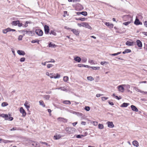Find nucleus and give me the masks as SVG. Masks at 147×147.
<instances>
[{"instance_id":"obj_3","label":"nucleus","mask_w":147,"mask_h":147,"mask_svg":"<svg viewBox=\"0 0 147 147\" xmlns=\"http://www.w3.org/2000/svg\"><path fill=\"white\" fill-rule=\"evenodd\" d=\"M35 32L36 34L39 36H41L43 34V32L41 29H37L35 30Z\"/></svg>"},{"instance_id":"obj_31","label":"nucleus","mask_w":147,"mask_h":147,"mask_svg":"<svg viewBox=\"0 0 147 147\" xmlns=\"http://www.w3.org/2000/svg\"><path fill=\"white\" fill-rule=\"evenodd\" d=\"M18 21H13L12 23H11V24L12 25L14 26H17V23L18 22Z\"/></svg>"},{"instance_id":"obj_49","label":"nucleus","mask_w":147,"mask_h":147,"mask_svg":"<svg viewBox=\"0 0 147 147\" xmlns=\"http://www.w3.org/2000/svg\"><path fill=\"white\" fill-rule=\"evenodd\" d=\"M22 35H20L19 36L18 39L19 40H21L22 39Z\"/></svg>"},{"instance_id":"obj_35","label":"nucleus","mask_w":147,"mask_h":147,"mask_svg":"<svg viewBox=\"0 0 147 147\" xmlns=\"http://www.w3.org/2000/svg\"><path fill=\"white\" fill-rule=\"evenodd\" d=\"M98 127L99 129H102L104 128V126L102 124H99L98 125Z\"/></svg>"},{"instance_id":"obj_63","label":"nucleus","mask_w":147,"mask_h":147,"mask_svg":"<svg viewBox=\"0 0 147 147\" xmlns=\"http://www.w3.org/2000/svg\"><path fill=\"white\" fill-rule=\"evenodd\" d=\"M143 34L146 36H147V32H143Z\"/></svg>"},{"instance_id":"obj_28","label":"nucleus","mask_w":147,"mask_h":147,"mask_svg":"<svg viewBox=\"0 0 147 147\" xmlns=\"http://www.w3.org/2000/svg\"><path fill=\"white\" fill-rule=\"evenodd\" d=\"M49 47H56V45L55 44H53L51 42H50L49 44Z\"/></svg>"},{"instance_id":"obj_13","label":"nucleus","mask_w":147,"mask_h":147,"mask_svg":"<svg viewBox=\"0 0 147 147\" xmlns=\"http://www.w3.org/2000/svg\"><path fill=\"white\" fill-rule=\"evenodd\" d=\"M107 123L108 124V126L110 128H112L114 127V125L112 122L108 121Z\"/></svg>"},{"instance_id":"obj_36","label":"nucleus","mask_w":147,"mask_h":147,"mask_svg":"<svg viewBox=\"0 0 147 147\" xmlns=\"http://www.w3.org/2000/svg\"><path fill=\"white\" fill-rule=\"evenodd\" d=\"M81 14L85 16H86L87 15L88 13L87 12L84 11L81 12Z\"/></svg>"},{"instance_id":"obj_2","label":"nucleus","mask_w":147,"mask_h":147,"mask_svg":"<svg viewBox=\"0 0 147 147\" xmlns=\"http://www.w3.org/2000/svg\"><path fill=\"white\" fill-rule=\"evenodd\" d=\"M125 18H126L127 19H129V20H128L129 21H128L126 22H123V25H124L125 26H127V25H128L129 24L131 23L132 21V18L129 16H125Z\"/></svg>"},{"instance_id":"obj_18","label":"nucleus","mask_w":147,"mask_h":147,"mask_svg":"<svg viewBox=\"0 0 147 147\" xmlns=\"http://www.w3.org/2000/svg\"><path fill=\"white\" fill-rule=\"evenodd\" d=\"M105 24L109 28H113V25L112 24H110L109 22H106L105 23Z\"/></svg>"},{"instance_id":"obj_64","label":"nucleus","mask_w":147,"mask_h":147,"mask_svg":"<svg viewBox=\"0 0 147 147\" xmlns=\"http://www.w3.org/2000/svg\"><path fill=\"white\" fill-rule=\"evenodd\" d=\"M76 13L77 14L79 15L81 14V12H76Z\"/></svg>"},{"instance_id":"obj_25","label":"nucleus","mask_w":147,"mask_h":147,"mask_svg":"<svg viewBox=\"0 0 147 147\" xmlns=\"http://www.w3.org/2000/svg\"><path fill=\"white\" fill-rule=\"evenodd\" d=\"M39 104L40 105L42 106V107H45V105L43 100H40L39 101Z\"/></svg>"},{"instance_id":"obj_5","label":"nucleus","mask_w":147,"mask_h":147,"mask_svg":"<svg viewBox=\"0 0 147 147\" xmlns=\"http://www.w3.org/2000/svg\"><path fill=\"white\" fill-rule=\"evenodd\" d=\"M44 28L45 33L46 34H48L50 30L49 26L46 25H45Z\"/></svg>"},{"instance_id":"obj_38","label":"nucleus","mask_w":147,"mask_h":147,"mask_svg":"<svg viewBox=\"0 0 147 147\" xmlns=\"http://www.w3.org/2000/svg\"><path fill=\"white\" fill-rule=\"evenodd\" d=\"M63 80L65 82H67L68 80V78L67 76H64Z\"/></svg>"},{"instance_id":"obj_34","label":"nucleus","mask_w":147,"mask_h":147,"mask_svg":"<svg viewBox=\"0 0 147 147\" xmlns=\"http://www.w3.org/2000/svg\"><path fill=\"white\" fill-rule=\"evenodd\" d=\"M8 105V103L7 102H3L1 104V106L3 107H5Z\"/></svg>"},{"instance_id":"obj_53","label":"nucleus","mask_w":147,"mask_h":147,"mask_svg":"<svg viewBox=\"0 0 147 147\" xmlns=\"http://www.w3.org/2000/svg\"><path fill=\"white\" fill-rule=\"evenodd\" d=\"M40 143H41V144H45V145H48V144L46 143V142H40Z\"/></svg>"},{"instance_id":"obj_30","label":"nucleus","mask_w":147,"mask_h":147,"mask_svg":"<svg viewBox=\"0 0 147 147\" xmlns=\"http://www.w3.org/2000/svg\"><path fill=\"white\" fill-rule=\"evenodd\" d=\"M50 34H52L54 36H56L57 35V33L55 32L54 30H51V31L50 32Z\"/></svg>"},{"instance_id":"obj_61","label":"nucleus","mask_w":147,"mask_h":147,"mask_svg":"<svg viewBox=\"0 0 147 147\" xmlns=\"http://www.w3.org/2000/svg\"><path fill=\"white\" fill-rule=\"evenodd\" d=\"M109 104H110L111 105H114V104H113V102H109Z\"/></svg>"},{"instance_id":"obj_14","label":"nucleus","mask_w":147,"mask_h":147,"mask_svg":"<svg viewBox=\"0 0 147 147\" xmlns=\"http://www.w3.org/2000/svg\"><path fill=\"white\" fill-rule=\"evenodd\" d=\"M135 42L134 41L130 42L129 41H127L125 43L126 45L129 46H132L134 45Z\"/></svg>"},{"instance_id":"obj_40","label":"nucleus","mask_w":147,"mask_h":147,"mask_svg":"<svg viewBox=\"0 0 147 147\" xmlns=\"http://www.w3.org/2000/svg\"><path fill=\"white\" fill-rule=\"evenodd\" d=\"M102 100L103 101H105V100H107L108 98L107 97H102L101 98Z\"/></svg>"},{"instance_id":"obj_22","label":"nucleus","mask_w":147,"mask_h":147,"mask_svg":"<svg viewBox=\"0 0 147 147\" xmlns=\"http://www.w3.org/2000/svg\"><path fill=\"white\" fill-rule=\"evenodd\" d=\"M74 60L78 62H80L81 60V59L79 57H77L74 59Z\"/></svg>"},{"instance_id":"obj_58","label":"nucleus","mask_w":147,"mask_h":147,"mask_svg":"<svg viewBox=\"0 0 147 147\" xmlns=\"http://www.w3.org/2000/svg\"><path fill=\"white\" fill-rule=\"evenodd\" d=\"M144 25L146 26L147 27V21H145L144 22Z\"/></svg>"},{"instance_id":"obj_41","label":"nucleus","mask_w":147,"mask_h":147,"mask_svg":"<svg viewBox=\"0 0 147 147\" xmlns=\"http://www.w3.org/2000/svg\"><path fill=\"white\" fill-rule=\"evenodd\" d=\"M50 97L49 95H45L44 96V98L47 100H48Z\"/></svg>"},{"instance_id":"obj_9","label":"nucleus","mask_w":147,"mask_h":147,"mask_svg":"<svg viewBox=\"0 0 147 147\" xmlns=\"http://www.w3.org/2000/svg\"><path fill=\"white\" fill-rule=\"evenodd\" d=\"M82 24H83V27L88 28L90 30L92 29V27L89 25V24L87 23L84 22V23Z\"/></svg>"},{"instance_id":"obj_59","label":"nucleus","mask_w":147,"mask_h":147,"mask_svg":"<svg viewBox=\"0 0 147 147\" xmlns=\"http://www.w3.org/2000/svg\"><path fill=\"white\" fill-rule=\"evenodd\" d=\"M8 32L11 31V29L10 28H7Z\"/></svg>"},{"instance_id":"obj_10","label":"nucleus","mask_w":147,"mask_h":147,"mask_svg":"<svg viewBox=\"0 0 147 147\" xmlns=\"http://www.w3.org/2000/svg\"><path fill=\"white\" fill-rule=\"evenodd\" d=\"M71 30L73 32V33L77 36H78L80 32L78 30L75 29H71Z\"/></svg>"},{"instance_id":"obj_12","label":"nucleus","mask_w":147,"mask_h":147,"mask_svg":"<svg viewBox=\"0 0 147 147\" xmlns=\"http://www.w3.org/2000/svg\"><path fill=\"white\" fill-rule=\"evenodd\" d=\"M137 45L139 48H141L142 47V44L141 42L139 40H136Z\"/></svg>"},{"instance_id":"obj_54","label":"nucleus","mask_w":147,"mask_h":147,"mask_svg":"<svg viewBox=\"0 0 147 147\" xmlns=\"http://www.w3.org/2000/svg\"><path fill=\"white\" fill-rule=\"evenodd\" d=\"M78 66L79 67H84V65L81 64H78Z\"/></svg>"},{"instance_id":"obj_1","label":"nucleus","mask_w":147,"mask_h":147,"mask_svg":"<svg viewBox=\"0 0 147 147\" xmlns=\"http://www.w3.org/2000/svg\"><path fill=\"white\" fill-rule=\"evenodd\" d=\"M9 117H8V116L7 114H0V116L5 118V120L12 121L13 119V118L11 117V114H9Z\"/></svg>"},{"instance_id":"obj_60","label":"nucleus","mask_w":147,"mask_h":147,"mask_svg":"<svg viewBox=\"0 0 147 147\" xmlns=\"http://www.w3.org/2000/svg\"><path fill=\"white\" fill-rule=\"evenodd\" d=\"M84 67H87V68H90V66H89V65H84Z\"/></svg>"},{"instance_id":"obj_20","label":"nucleus","mask_w":147,"mask_h":147,"mask_svg":"<svg viewBox=\"0 0 147 147\" xmlns=\"http://www.w3.org/2000/svg\"><path fill=\"white\" fill-rule=\"evenodd\" d=\"M132 144L133 145L136 147H138L139 146V143L137 141L134 140L132 142Z\"/></svg>"},{"instance_id":"obj_29","label":"nucleus","mask_w":147,"mask_h":147,"mask_svg":"<svg viewBox=\"0 0 147 147\" xmlns=\"http://www.w3.org/2000/svg\"><path fill=\"white\" fill-rule=\"evenodd\" d=\"M87 18H78L76 19V20H80L82 21H83L86 20Z\"/></svg>"},{"instance_id":"obj_4","label":"nucleus","mask_w":147,"mask_h":147,"mask_svg":"<svg viewBox=\"0 0 147 147\" xmlns=\"http://www.w3.org/2000/svg\"><path fill=\"white\" fill-rule=\"evenodd\" d=\"M125 86V85L122 84L118 86V88L119 90L121 92H123L124 90V89L123 86Z\"/></svg>"},{"instance_id":"obj_16","label":"nucleus","mask_w":147,"mask_h":147,"mask_svg":"<svg viewBox=\"0 0 147 147\" xmlns=\"http://www.w3.org/2000/svg\"><path fill=\"white\" fill-rule=\"evenodd\" d=\"M18 53L20 55H24L25 54V52L23 51L19 50L17 51Z\"/></svg>"},{"instance_id":"obj_37","label":"nucleus","mask_w":147,"mask_h":147,"mask_svg":"<svg viewBox=\"0 0 147 147\" xmlns=\"http://www.w3.org/2000/svg\"><path fill=\"white\" fill-rule=\"evenodd\" d=\"M17 21H18V22L17 25L19 27L22 26V23H20V21L19 20H17Z\"/></svg>"},{"instance_id":"obj_7","label":"nucleus","mask_w":147,"mask_h":147,"mask_svg":"<svg viewBox=\"0 0 147 147\" xmlns=\"http://www.w3.org/2000/svg\"><path fill=\"white\" fill-rule=\"evenodd\" d=\"M20 113H22V116L25 117L26 115V113L25 110L23 109L22 107H21L20 110Z\"/></svg>"},{"instance_id":"obj_46","label":"nucleus","mask_w":147,"mask_h":147,"mask_svg":"<svg viewBox=\"0 0 147 147\" xmlns=\"http://www.w3.org/2000/svg\"><path fill=\"white\" fill-rule=\"evenodd\" d=\"M92 123L93 125L95 126H96L98 124V123L97 121H93Z\"/></svg>"},{"instance_id":"obj_15","label":"nucleus","mask_w":147,"mask_h":147,"mask_svg":"<svg viewBox=\"0 0 147 147\" xmlns=\"http://www.w3.org/2000/svg\"><path fill=\"white\" fill-rule=\"evenodd\" d=\"M131 107L132 111H135L138 112V109L136 107L133 105H131Z\"/></svg>"},{"instance_id":"obj_57","label":"nucleus","mask_w":147,"mask_h":147,"mask_svg":"<svg viewBox=\"0 0 147 147\" xmlns=\"http://www.w3.org/2000/svg\"><path fill=\"white\" fill-rule=\"evenodd\" d=\"M115 97L118 100H119L120 99H121V97L120 96H119V97H118L117 96H115Z\"/></svg>"},{"instance_id":"obj_43","label":"nucleus","mask_w":147,"mask_h":147,"mask_svg":"<svg viewBox=\"0 0 147 147\" xmlns=\"http://www.w3.org/2000/svg\"><path fill=\"white\" fill-rule=\"evenodd\" d=\"M90 107H85V109L87 111H88L90 110Z\"/></svg>"},{"instance_id":"obj_17","label":"nucleus","mask_w":147,"mask_h":147,"mask_svg":"<svg viewBox=\"0 0 147 147\" xmlns=\"http://www.w3.org/2000/svg\"><path fill=\"white\" fill-rule=\"evenodd\" d=\"M71 128L69 127H67L65 128V130L69 134H71Z\"/></svg>"},{"instance_id":"obj_21","label":"nucleus","mask_w":147,"mask_h":147,"mask_svg":"<svg viewBox=\"0 0 147 147\" xmlns=\"http://www.w3.org/2000/svg\"><path fill=\"white\" fill-rule=\"evenodd\" d=\"M61 136L60 135H55L54 137V139L55 140H58L61 138Z\"/></svg>"},{"instance_id":"obj_27","label":"nucleus","mask_w":147,"mask_h":147,"mask_svg":"<svg viewBox=\"0 0 147 147\" xmlns=\"http://www.w3.org/2000/svg\"><path fill=\"white\" fill-rule=\"evenodd\" d=\"M131 52V50L129 49H126L123 52V54H125L126 53H128Z\"/></svg>"},{"instance_id":"obj_62","label":"nucleus","mask_w":147,"mask_h":147,"mask_svg":"<svg viewBox=\"0 0 147 147\" xmlns=\"http://www.w3.org/2000/svg\"><path fill=\"white\" fill-rule=\"evenodd\" d=\"M47 63V61H46L44 63H42V64L43 65H46V63Z\"/></svg>"},{"instance_id":"obj_32","label":"nucleus","mask_w":147,"mask_h":147,"mask_svg":"<svg viewBox=\"0 0 147 147\" xmlns=\"http://www.w3.org/2000/svg\"><path fill=\"white\" fill-rule=\"evenodd\" d=\"M90 68L94 70H98L100 69V67H90Z\"/></svg>"},{"instance_id":"obj_19","label":"nucleus","mask_w":147,"mask_h":147,"mask_svg":"<svg viewBox=\"0 0 147 147\" xmlns=\"http://www.w3.org/2000/svg\"><path fill=\"white\" fill-rule=\"evenodd\" d=\"M87 134H88V133H87V132H85L84 133V134L83 135H77L76 136V138H81L82 136L84 137V136H86L87 135Z\"/></svg>"},{"instance_id":"obj_56","label":"nucleus","mask_w":147,"mask_h":147,"mask_svg":"<svg viewBox=\"0 0 147 147\" xmlns=\"http://www.w3.org/2000/svg\"><path fill=\"white\" fill-rule=\"evenodd\" d=\"M102 95H103V94H97L96 95V96L97 97H99L100 96H102Z\"/></svg>"},{"instance_id":"obj_44","label":"nucleus","mask_w":147,"mask_h":147,"mask_svg":"<svg viewBox=\"0 0 147 147\" xmlns=\"http://www.w3.org/2000/svg\"><path fill=\"white\" fill-rule=\"evenodd\" d=\"M25 58L24 57H22L20 58V61L21 62H24L25 61Z\"/></svg>"},{"instance_id":"obj_52","label":"nucleus","mask_w":147,"mask_h":147,"mask_svg":"<svg viewBox=\"0 0 147 147\" xmlns=\"http://www.w3.org/2000/svg\"><path fill=\"white\" fill-rule=\"evenodd\" d=\"M84 22L81 23L80 24L79 23L78 24V25L80 27L83 26V24H82Z\"/></svg>"},{"instance_id":"obj_23","label":"nucleus","mask_w":147,"mask_h":147,"mask_svg":"<svg viewBox=\"0 0 147 147\" xmlns=\"http://www.w3.org/2000/svg\"><path fill=\"white\" fill-rule=\"evenodd\" d=\"M24 105L27 108V110L28 111L30 108V106L28 105V102L26 101L24 104Z\"/></svg>"},{"instance_id":"obj_39","label":"nucleus","mask_w":147,"mask_h":147,"mask_svg":"<svg viewBox=\"0 0 147 147\" xmlns=\"http://www.w3.org/2000/svg\"><path fill=\"white\" fill-rule=\"evenodd\" d=\"M121 52H117V53L112 54L111 55L112 56H115L121 54Z\"/></svg>"},{"instance_id":"obj_42","label":"nucleus","mask_w":147,"mask_h":147,"mask_svg":"<svg viewBox=\"0 0 147 147\" xmlns=\"http://www.w3.org/2000/svg\"><path fill=\"white\" fill-rule=\"evenodd\" d=\"M39 40H32L31 42L32 43H36V42H38V43H39Z\"/></svg>"},{"instance_id":"obj_47","label":"nucleus","mask_w":147,"mask_h":147,"mask_svg":"<svg viewBox=\"0 0 147 147\" xmlns=\"http://www.w3.org/2000/svg\"><path fill=\"white\" fill-rule=\"evenodd\" d=\"M55 62V61L53 59H51V61H47V63H50V62L54 63V62Z\"/></svg>"},{"instance_id":"obj_8","label":"nucleus","mask_w":147,"mask_h":147,"mask_svg":"<svg viewBox=\"0 0 147 147\" xmlns=\"http://www.w3.org/2000/svg\"><path fill=\"white\" fill-rule=\"evenodd\" d=\"M134 23L135 25H136L142 24V22L140 21L138 19L137 17H136V19L134 22Z\"/></svg>"},{"instance_id":"obj_6","label":"nucleus","mask_w":147,"mask_h":147,"mask_svg":"<svg viewBox=\"0 0 147 147\" xmlns=\"http://www.w3.org/2000/svg\"><path fill=\"white\" fill-rule=\"evenodd\" d=\"M51 78H54L55 79H56L57 78H59L60 77V75L58 74H57L56 75V76H54L53 75V73H50L49 76Z\"/></svg>"},{"instance_id":"obj_50","label":"nucleus","mask_w":147,"mask_h":147,"mask_svg":"<svg viewBox=\"0 0 147 147\" xmlns=\"http://www.w3.org/2000/svg\"><path fill=\"white\" fill-rule=\"evenodd\" d=\"M3 32L4 34L8 32L7 30V29L3 30Z\"/></svg>"},{"instance_id":"obj_48","label":"nucleus","mask_w":147,"mask_h":147,"mask_svg":"<svg viewBox=\"0 0 147 147\" xmlns=\"http://www.w3.org/2000/svg\"><path fill=\"white\" fill-rule=\"evenodd\" d=\"M105 63L107 64L108 63L106 61H102V62H101V63H100V64L102 65H104Z\"/></svg>"},{"instance_id":"obj_24","label":"nucleus","mask_w":147,"mask_h":147,"mask_svg":"<svg viewBox=\"0 0 147 147\" xmlns=\"http://www.w3.org/2000/svg\"><path fill=\"white\" fill-rule=\"evenodd\" d=\"M63 103L66 105H70L71 104V102L69 100H65L63 102Z\"/></svg>"},{"instance_id":"obj_33","label":"nucleus","mask_w":147,"mask_h":147,"mask_svg":"<svg viewBox=\"0 0 147 147\" xmlns=\"http://www.w3.org/2000/svg\"><path fill=\"white\" fill-rule=\"evenodd\" d=\"M87 78L88 80L89 81H92L94 80L93 78L91 76L87 77Z\"/></svg>"},{"instance_id":"obj_45","label":"nucleus","mask_w":147,"mask_h":147,"mask_svg":"<svg viewBox=\"0 0 147 147\" xmlns=\"http://www.w3.org/2000/svg\"><path fill=\"white\" fill-rule=\"evenodd\" d=\"M53 66V65L52 64H48L47 65V67L48 68L52 67Z\"/></svg>"},{"instance_id":"obj_11","label":"nucleus","mask_w":147,"mask_h":147,"mask_svg":"<svg viewBox=\"0 0 147 147\" xmlns=\"http://www.w3.org/2000/svg\"><path fill=\"white\" fill-rule=\"evenodd\" d=\"M57 120L60 121H62L64 122H67V119H66L63 118L59 117L57 118Z\"/></svg>"},{"instance_id":"obj_26","label":"nucleus","mask_w":147,"mask_h":147,"mask_svg":"<svg viewBox=\"0 0 147 147\" xmlns=\"http://www.w3.org/2000/svg\"><path fill=\"white\" fill-rule=\"evenodd\" d=\"M129 105V103L124 102L123 103L121 106V107H126Z\"/></svg>"},{"instance_id":"obj_51","label":"nucleus","mask_w":147,"mask_h":147,"mask_svg":"<svg viewBox=\"0 0 147 147\" xmlns=\"http://www.w3.org/2000/svg\"><path fill=\"white\" fill-rule=\"evenodd\" d=\"M18 130V129H17V128L16 127H13L11 129H10V130L12 131L13 130Z\"/></svg>"},{"instance_id":"obj_55","label":"nucleus","mask_w":147,"mask_h":147,"mask_svg":"<svg viewBox=\"0 0 147 147\" xmlns=\"http://www.w3.org/2000/svg\"><path fill=\"white\" fill-rule=\"evenodd\" d=\"M64 28L65 29H66L67 30H71V28H69V27H68L67 26H65L64 27Z\"/></svg>"}]
</instances>
